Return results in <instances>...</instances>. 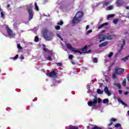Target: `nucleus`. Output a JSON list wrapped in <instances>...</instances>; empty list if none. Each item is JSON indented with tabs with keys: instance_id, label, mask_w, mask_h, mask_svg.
Returning <instances> with one entry per match:
<instances>
[{
	"instance_id": "obj_39",
	"label": "nucleus",
	"mask_w": 129,
	"mask_h": 129,
	"mask_svg": "<svg viewBox=\"0 0 129 129\" xmlns=\"http://www.w3.org/2000/svg\"><path fill=\"white\" fill-rule=\"evenodd\" d=\"M109 5V2H106L104 3V5L106 7H107Z\"/></svg>"
},
{
	"instance_id": "obj_21",
	"label": "nucleus",
	"mask_w": 129,
	"mask_h": 129,
	"mask_svg": "<svg viewBox=\"0 0 129 129\" xmlns=\"http://www.w3.org/2000/svg\"><path fill=\"white\" fill-rule=\"evenodd\" d=\"M109 102V100L108 99H105L103 100V103L105 104V103H108Z\"/></svg>"
},
{
	"instance_id": "obj_27",
	"label": "nucleus",
	"mask_w": 129,
	"mask_h": 129,
	"mask_svg": "<svg viewBox=\"0 0 129 129\" xmlns=\"http://www.w3.org/2000/svg\"><path fill=\"white\" fill-rule=\"evenodd\" d=\"M115 85L117 86V87H118L119 89H121V86L120 85V84H115Z\"/></svg>"
},
{
	"instance_id": "obj_44",
	"label": "nucleus",
	"mask_w": 129,
	"mask_h": 129,
	"mask_svg": "<svg viewBox=\"0 0 129 129\" xmlns=\"http://www.w3.org/2000/svg\"><path fill=\"white\" fill-rule=\"evenodd\" d=\"M43 50L45 52H47V51H48V48H47V47H43Z\"/></svg>"
},
{
	"instance_id": "obj_45",
	"label": "nucleus",
	"mask_w": 129,
	"mask_h": 129,
	"mask_svg": "<svg viewBox=\"0 0 129 129\" xmlns=\"http://www.w3.org/2000/svg\"><path fill=\"white\" fill-rule=\"evenodd\" d=\"M90 33H92V30H90L87 31V34H90Z\"/></svg>"
},
{
	"instance_id": "obj_10",
	"label": "nucleus",
	"mask_w": 129,
	"mask_h": 129,
	"mask_svg": "<svg viewBox=\"0 0 129 129\" xmlns=\"http://www.w3.org/2000/svg\"><path fill=\"white\" fill-rule=\"evenodd\" d=\"M116 4L117 5V7H120L121 6H123V1H122L121 0H117L116 2Z\"/></svg>"
},
{
	"instance_id": "obj_42",
	"label": "nucleus",
	"mask_w": 129,
	"mask_h": 129,
	"mask_svg": "<svg viewBox=\"0 0 129 129\" xmlns=\"http://www.w3.org/2000/svg\"><path fill=\"white\" fill-rule=\"evenodd\" d=\"M20 59H21V60H24V59H25V57H24V56H23V55H21L20 56Z\"/></svg>"
},
{
	"instance_id": "obj_31",
	"label": "nucleus",
	"mask_w": 129,
	"mask_h": 129,
	"mask_svg": "<svg viewBox=\"0 0 129 129\" xmlns=\"http://www.w3.org/2000/svg\"><path fill=\"white\" fill-rule=\"evenodd\" d=\"M63 24L64 23L62 21H61L60 22L57 23V25H58V26H62V25H63Z\"/></svg>"
},
{
	"instance_id": "obj_51",
	"label": "nucleus",
	"mask_w": 129,
	"mask_h": 129,
	"mask_svg": "<svg viewBox=\"0 0 129 129\" xmlns=\"http://www.w3.org/2000/svg\"><path fill=\"white\" fill-rule=\"evenodd\" d=\"M57 37H58V38H61V35L57 34Z\"/></svg>"
},
{
	"instance_id": "obj_5",
	"label": "nucleus",
	"mask_w": 129,
	"mask_h": 129,
	"mask_svg": "<svg viewBox=\"0 0 129 129\" xmlns=\"http://www.w3.org/2000/svg\"><path fill=\"white\" fill-rule=\"evenodd\" d=\"M27 11L29 14V21H31L34 17V14H33V6L32 4H29L28 7L27 8Z\"/></svg>"
},
{
	"instance_id": "obj_50",
	"label": "nucleus",
	"mask_w": 129,
	"mask_h": 129,
	"mask_svg": "<svg viewBox=\"0 0 129 129\" xmlns=\"http://www.w3.org/2000/svg\"><path fill=\"white\" fill-rule=\"evenodd\" d=\"M10 7H11L10 4L7 5V8H10Z\"/></svg>"
},
{
	"instance_id": "obj_29",
	"label": "nucleus",
	"mask_w": 129,
	"mask_h": 129,
	"mask_svg": "<svg viewBox=\"0 0 129 129\" xmlns=\"http://www.w3.org/2000/svg\"><path fill=\"white\" fill-rule=\"evenodd\" d=\"M113 17H114V14H110L108 16V19L113 18Z\"/></svg>"
},
{
	"instance_id": "obj_12",
	"label": "nucleus",
	"mask_w": 129,
	"mask_h": 129,
	"mask_svg": "<svg viewBox=\"0 0 129 129\" xmlns=\"http://www.w3.org/2000/svg\"><path fill=\"white\" fill-rule=\"evenodd\" d=\"M105 93H106L108 96H110L111 95V93L109 92V90H108V88L107 87H105L104 89Z\"/></svg>"
},
{
	"instance_id": "obj_6",
	"label": "nucleus",
	"mask_w": 129,
	"mask_h": 129,
	"mask_svg": "<svg viewBox=\"0 0 129 129\" xmlns=\"http://www.w3.org/2000/svg\"><path fill=\"white\" fill-rule=\"evenodd\" d=\"M48 77H57L58 73L56 72V69H53L51 72L47 74Z\"/></svg>"
},
{
	"instance_id": "obj_20",
	"label": "nucleus",
	"mask_w": 129,
	"mask_h": 129,
	"mask_svg": "<svg viewBox=\"0 0 129 129\" xmlns=\"http://www.w3.org/2000/svg\"><path fill=\"white\" fill-rule=\"evenodd\" d=\"M69 129H78V127L76 126L70 125Z\"/></svg>"
},
{
	"instance_id": "obj_28",
	"label": "nucleus",
	"mask_w": 129,
	"mask_h": 129,
	"mask_svg": "<svg viewBox=\"0 0 129 129\" xmlns=\"http://www.w3.org/2000/svg\"><path fill=\"white\" fill-rule=\"evenodd\" d=\"M113 55V53L111 52L109 53V54L108 55V56L109 58H111Z\"/></svg>"
},
{
	"instance_id": "obj_35",
	"label": "nucleus",
	"mask_w": 129,
	"mask_h": 129,
	"mask_svg": "<svg viewBox=\"0 0 129 129\" xmlns=\"http://www.w3.org/2000/svg\"><path fill=\"white\" fill-rule=\"evenodd\" d=\"M47 60H49V61H52V57H51L50 56H48L47 58Z\"/></svg>"
},
{
	"instance_id": "obj_1",
	"label": "nucleus",
	"mask_w": 129,
	"mask_h": 129,
	"mask_svg": "<svg viewBox=\"0 0 129 129\" xmlns=\"http://www.w3.org/2000/svg\"><path fill=\"white\" fill-rule=\"evenodd\" d=\"M42 33L43 37L44 38L45 40H46V41H51V40L53 39V37H54V34H53V32L48 30V29L46 28H44L43 29Z\"/></svg>"
},
{
	"instance_id": "obj_33",
	"label": "nucleus",
	"mask_w": 129,
	"mask_h": 129,
	"mask_svg": "<svg viewBox=\"0 0 129 129\" xmlns=\"http://www.w3.org/2000/svg\"><path fill=\"white\" fill-rule=\"evenodd\" d=\"M17 47H18V49H19L20 50H22V49H23V47H22V46H21V44H18Z\"/></svg>"
},
{
	"instance_id": "obj_16",
	"label": "nucleus",
	"mask_w": 129,
	"mask_h": 129,
	"mask_svg": "<svg viewBox=\"0 0 129 129\" xmlns=\"http://www.w3.org/2000/svg\"><path fill=\"white\" fill-rule=\"evenodd\" d=\"M107 25H108V23H103V24L99 26L98 27V29L99 30V29H101V28H103L104 26H107Z\"/></svg>"
},
{
	"instance_id": "obj_43",
	"label": "nucleus",
	"mask_w": 129,
	"mask_h": 129,
	"mask_svg": "<svg viewBox=\"0 0 129 129\" xmlns=\"http://www.w3.org/2000/svg\"><path fill=\"white\" fill-rule=\"evenodd\" d=\"M1 15L2 18H4V17H5V14H4V13H3V12H1Z\"/></svg>"
},
{
	"instance_id": "obj_57",
	"label": "nucleus",
	"mask_w": 129,
	"mask_h": 129,
	"mask_svg": "<svg viewBox=\"0 0 129 129\" xmlns=\"http://www.w3.org/2000/svg\"><path fill=\"white\" fill-rule=\"evenodd\" d=\"M0 72H2V70L1 69H0Z\"/></svg>"
},
{
	"instance_id": "obj_26",
	"label": "nucleus",
	"mask_w": 129,
	"mask_h": 129,
	"mask_svg": "<svg viewBox=\"0 0 129 129\" xmlns=\"http://www.w3.org/2000/svg\"><path fill=\"white\" fill-rule=\"evenodd\" d=\"M34 41L35 42H39V37L37 36H35Z\"/></svg>"
},
{
	"instance_id": "obj_11",
	"label": "nucleus",
	"mask_w": 129,
	"mask_h": 129,
	"mask_svg": "<svg viewBox=\"0 0 129 129\" xmlns=\"http://www.w3.org/2000/svg\"><path fill=\"white\" fill-rule=\"evenodd\" d=\"M122 44H121V47L120 49L119 50V53H120L121 51H122V49H123V47L125 45V40L123 39L122 40Z\"/></svg>"
},
{
	"instance_id": "obj_8",
	"label": "nucleus",
	"mask_w": 129,
	"mask_h": 129,
	"mask_svg": "<svg viewBox=\"0 0 129 129\" xmlns=\"http://www.w3.org/2000/svg\"><path fill=\"white\" fill-rule=\"evenodd\" d=\"M6 30L7 31V33L9 37L11 38H14V37H15V34H13L12 29H10L9 27H7Z\"/></svg>"
},
{
	"instance_id": "obj_32",
	"label": "nucleus",
	"mask_w": 129,
	"mask_h": 129,
	"mask_svg": "<svg viewBox=\"0 0 129 129\" xmlns=\"http://www.w3.org/2000/svg\"><path fill=\"white\" fill-rule=\"evenodd\" d=\"M93 61L94 63H97V58L95 57L93 58Z\"/></svg>"
},
{
	"instance_id": "obj_38",
	"label": "nucleus",
	"mask_w": 129,
	"mask_h": 129,
	"mask_svg": "<svg viewBox=\"0 0 129 129\" xmlns=\"http://www.w3.org/2000/svg\"><path fill=\"white\" fill-rule=\"evenodd\" d=\"M112 77L113 78H114V79L116 78V74L115 73L112 74Z\"/></svg>"
},
{
	"instance_id": "obj_40",
	"label": "nucleus",
	"mask_w": 129,
	"mask_h": 129,
	"mask_svg": "<svg viewBox=\"0 0 129 129\" xmlns=\"http://www.w3.org/2000/svg\"><path fill=\"white\" fill-rule=\"evenodd\" d=\"M56 65H57V66L61 67V66H62V63L58 62L56 63Z\"/></svg>"
},
{
	"instance_id": "obj_22",
	"label": "nucleus",
	"mask_w": 129,
	"mask_h": 129,
	"mask_svg": "<svg viewBox=\"0 0 129 129\" xmlns=\"http://www.w3.org/2000/svg\"><path fill=\"white\" fill-rule=\"evenodd\" d=\"M18 58H19V54H16L15 56L13 57L12 58V59H13V60H17V59H18Z\"/></svg>"
},
{
	"instance_id": "obj_23",
	"label": "nucleus",
	"mask_w": 129,
	"mask_h": 129,
	"mask_svg": "<svg viewBox=\"0 0 129 129\" xmlns=\"http://www.w3.org/2000/svg\"><path fill=\"white\" fill-rule=\"evenodd\" d=\"M34 6L35 7V10L36 11H39V7H38V5H37V3H35Z\"/></svg>"
},
{
	"instance_id": "obj_30",
	"label": "nucleus",
	"mask_w": 129,
	"mask_h": 129,
	"mask_svg": "<svg viewBox=\"0 0 129 129\" xmlns=\"http://www.w3.org/2000/svg\"><path fill=\"white\" fill-rule=\"evenodd\" d=\"M122 85L123 86H125L126 85V82L125 81V79H124L123 81V82H122Z\"/></svg>"
},
{
	"instance_id": "obj_34",
	"label": "nucleus",
	"mask_w": 129,
	"mask_h": 129,
	"mask_svg": "<svg viewBox=\"0 0 129 129\" xmlns=\"http://www.w3.org/2000/svg\"><path fill=\"white\" fill-rule=\"evenodd\" d=\"M55 30H60V26L57 25V26H55Z\"/></svg>"
},
{
	"instance_id": "obj_46",
	"label": "nucleus",
	"mask_w": 129,
	"mask_h": 129,
	"mask_svg": "<svg viewBox=\"0 0 129 129\" xmlns=\"http://www.w3.org/2000/svg\"><path fill=\"white\" fill-rule=\"evenodd\" d=\"M88 29H89V25H87V26L86 27V30H88Z\"/></svg>"
},
{
	"instance_id": "obj_13",
	"label": "nucleus",
	"mask_w": 129,
	"mask_h": 129,
	"mask_svg": "<svg viewBox=\"0 0 129 129\" xmlns=\"http://www.w3.org/2000/svg\"><path fill=\"white\" fill-rule=\"evenodd\" d=\"M98 38L100 40V43H101L102 41H104V40H105V36H103L102 34L99 35Z\"/></svg>"
},
{
	"instance_id": "obj_14",
	"label": "nucleus",
	"mask_w": 129,
	"mask_h": 129,
	"mask_svg": "<svg viewBox=\"0 0 129 129\" xmlns=\"http://www.w3.org/2000/svg\"><path fill=\"white\" fill-rule=\"evenodd\" d=\"M110 123L108 124V126H110V125H111V124H112V123H113V121L114 122L116 121V119H115L114 118H112L110 119Z\"/></svg>"
},
{
	"instance_id": "obj_56",
	"label": "nucleus",
	"mask_w": 129,
	"mask_h": 129,
	"mask_svg": "<svg viewBox=\"0 0 129 129\" xmlns=\"http://www.w3.org/2000/svg\"><path fill=\"white\" fill-rule=\"evenodd\" d=\"M72 64H73L74 65L75 64V62H73V61H72Z\"/></svg>"
},
{
	"instance_id": "obj_53",
	"label": "nucleus",
	"mask_w": 129,
	"mask_h": 129,
	"mask_svg": "<svg viewBox=\"0 0 129 129\" xmlns=\"http://www.w3.org/2000/svg\"><path fill=\"white\" fill-rule=\"evenodd\" d=\"M126 10H129V7L128 6H127L126 7Z\"/></svg>"
},
{
	"instance_id": "obj_24",
	"label": "nucleus",
	"mask_w": 129,
	"mask_h": 129,
	"mask_svg": "<svg viewBox=\"0 0 129 129\" xmlns=\"http://www.w3.org/2000/svg\"><path fill=\"white\" fill-rule=\"evenodd\" d=\"M113 6L112 5L109 6L108 7V11H111V10H113Z\"/></svg>"
},
{
	"instance_id": "obj_9",
	"label": "nucleus",
	"mask_w": 129,
	"mask_h": 129,
	"mask_svg": "<svg viewBox=\"0 0 129 129\" xmlns=\"http://www.w3.org/2000/svg\"><path fill=\"white\" fill-rule=\"evenodd\" d=\"M113 37V35H111L109 33H108L106 35H105V39H106V40H112Z\"/></svg>"
},
{
	"instance_id": "obj_55",
	"label": "nucleus",
	"mask_w": 129,
	"mask_h": 129,
	"mask_svg": "<svg viewBox=\"0 0 129 129\" xmlns=\"http://www.w3.org/2000/svg\"><path fill=\"white\" fill-rule=\"evenodd\" d=\"M127 16L128 18H129V12L127 14Z\"/></svg>"
},
{
	"instance_id": "obj_47",
	"label": "nucleus",
	"mask_w": 129,
	"mask_h": 129,
	"mask_svg": "<svg viewBox=\"0 0 129 129\" xmlns=\"http://www.w3.org/2000/svg\"><path fill=\"white\" fill-rule=\"evenodd\" d=\"M119 93L120 94H121V93H122V90H119Z\"/></svg>"
},
{
	"instance_id": "obj_49",
	"label": "nucleus",
	"mask_w": 129,
	"mask_h": 129,
	"mask_svg": "<svg viewBox=\"0 0 129 129\" xmlns=\"http://www.w3.org/2000/svg\"><path fill=\"white\" fill-rule=\"evenodd\" d=\"M126 78H127L128 81H129V74L128 75H127Z\"/></svg>"
},
{
	"instance_id": "obj_17",
	"label": "nucleus",
	"mask_w": 129,
	"mask_h": 129,
	"mask_svg": "<svg viewBox=\"0 0 129 129\" xmlns=\"http://www.w3.org/2000/svg\"><path fill=\"white\" fill-rule=\"evenodd\" d=\"M119 21V18H116L113 20V24H115V25H116L117 23H118Z\"/></svg>"
},
{
	"instance_id": "obj_54",
	"label": "nucleus",
	"mask_w": 129,
	"mask_h": 129,
	"mask_svg": "<svg viewBox=\"0 0 129 129\" xmlns=\"http://www.w3.org/2000/svg\"><path fill=\"white\" fill-rule=\"evenodd\" d=\"M93 82H94V80H92V81H91V83H93Z\"/></svg>"
},
{
	"instance_id": "obj_37",
	"label": "nucleus",
	"mask_w": 129,
	"mask_h": 129,
	"mask_svg": "<svg viewBox=\"0 0 129 129\" xmlns=\"http://www.w3.org/2000/svg\"><path fill=\"white\" fill-rule=\"evenodd\" d=\"M119 126H120V124L119 123H116L115 125V127H119Z\"/></svg>"
},
{
	"instance_id": "obj_18",
	"label": "nucleus",
	"mask_w": 129,
	"mask_h": 129,
	"mask_svg": "<svg viewBox=\"0 0 129 129\" xmlns=\"http://www.w3.org/2000/svg\"><path fill=\"white\" fill-rule=\"evenodd\" d=\"M128 58H129V55L124 58H122L121 60V61H123L124 62H125L126 61H127V60H128Z\"/></svg>"
},
{
	"instance_id": "obj_7",
	"label": "nucleus",
	"mask_w": 129,
	"mask_h": 129,
	"mask_svg": "<svg viewBox=\"0 0 129 129\" xmlns=\"http://www.w3.org/2000/svg\"><path fill=\"white\" fill-rule=\"evenodd\" d=\"M124 72V69H123L120 68H116L115 69V73H116V75H121Z\"/></svg>"
},
{
	"instance_id": "obj_48",
	"label": "nucleus",
	"mask_w": 129,
	"mask_h": 129,
	"mask_svg": "<svg viewBox=\"0 0 129 129\" xmlns=\"http://www.w3.org/2000/svg\"><path fill=\"white\" fill-rule=\"evenodd\" d=\"M124 94L125 95H127V94H128V92H125L124 93Z\"/></svg>"
},
{
	"instance_id": "obj_2",
	"label": "nucleus",
	"mask_w": 129,
	"mask_h": 129,
	"mask_svg": "<svg viewBox=\"0 0 129 129\" xmlns=\"http://www.w3.org/2000/svg\"><path fill=\"white\" fill-rule=\"evenodd\" d=\"M82 17H83V12L82 11H79L77 12L72 21V23L73 25L79 24V23L81 22Z\"/></svg>"
},
{
	"instance_id": "obj_19",
	"label": "nucleus",
	"mask_w": 129,
	"mask_h": 129,
	"mask_svg": "<svg viewBox=\"0 0 129 129\" xmlns=\"http://www.w3.org/2000/svg\"><path fill=\"white\" fill-rule=\"evenodd\" d=\"M97 92L98 94H102V93H103V91H102L100 89H98Z\"/></svg>"
},
{
	"instance_id": "obj_52",
	"label": "nucleus",
	"mask_w": 129,
	"mask_h": 129,
	"mask_svg": "<svg viewBox=\"0 0 129 129\" xmlns=\"http://www.w3.org/2000/svg\"><path fill=\"white\" fill-rule=\"evenodd\" d=\"M128 34V32H124V35H126V34Z\"/></svg>"
},
{
	"instance_id": "obj_3",
	"label": "nucleus",
	"mask_w": 129,
	"mask_h": 129,
	"mask_svg": "<svg viewBox=\"0 0 129 129\" xmlns=\"http://www.w3.org/2000/svg\"><path fill=\"white\" fill-rule=\"evenodd\" d=\"M66 46L67 47L69 50L75 52V53H80V54H82V53H87V45H85L84 48L82 49V51H79L77 48H75L72 47V45L70 43H66Z\"/></svg>"
},
{
	"instance_id": "obj_15",
	"label": "nucleus",
	"mask_w": 129,
	"mask_h": 129,
	"mask_svg": "<svg viewBox=\"0 0 129 129\" xmlns=\"http://www.w3.org/2000/svg\"><path fill=\"white\" fill-rule=\"evenodd\" d=\"M107 45V42H103L99 45V48H101L102 47H105Z\"/></svg>"
},
{
	"instance_id": "obj_36",
	"label": "nucleus",
	"mask_w": 129,
	"mask_h": 129,
	"mask_svg": "<svg viewBox=\"0 0 129 129\" xmlns=\"http://www.w3.org/2000/svg\"><path fill=\"white\" fill-rule=\"evenodd\" d=\"M120 102L121 104H123V105H124L125 106H127V105H126V104H125V103H124L123 101H120Z\"/></svg>"
},
{
	"instance_id": "obj_25",
	"label": "nucleus",
	"mask_w": 129,
	"mask_h": 129,
	"mask_svg": "<svg viewBox=\"0 0 129 129\" xmlns=\"http://www.w3.org/2000/svg\"><path fill=\"white\" fill-rule=\"evenodd\" d=\"M91 129H102V128H101L100 127H98L97 126H95L92 127Z\"/></svg>"
},
{
	"instance_id": "obj_41",
	"label": "nucleus",
	"mask_w": 129,
	"mask_h": 129,
	"mask_svg": "<svg viewBox=\"0 0 129 129\" xmlns=\"http://www.w3.org/2000/svg\"><path fill=\"white\" fill-rule=\"evenodd\" d=\"M69 59H73V55L71 54L69 56Z\"/></svg>"
},
{
	"instance_id": "obj_4",
	"label": "nucleus",
	"mask_w": 129,
	"mask_h": 129,
	"mask_svg": "<svg viewBox=\"0 0 129 129\" xmlns=\"http://www.w3.org/2000/svg\"><path fill=\"white\" fill-rule=\"evenodd\" d=\"M98 103H101V99L100 98H99L97 99L96 97H95L93 101H90L88 102V105L89 106H96V104Z\"/></svg>"
}]
</instances>
